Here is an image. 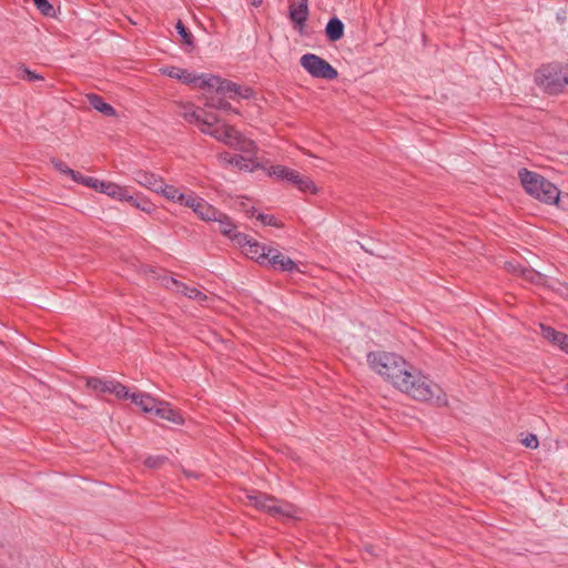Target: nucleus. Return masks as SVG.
<instances>
[{"label":"nucleus","instance_id":"f257e3e1","mask_svg":"<svg viewBox=\"0 0 568 568\" xmlns=\"http://www.w3.org/2000/svg\"><path fill=\"white\" fill-rule=\"evenodd\" d=\"M396 388L418 400L432 402L439 406L447 404L446 395L440 386L433 383L412 365L403 379L397 383Z\"/></svg>","mask_w":568,"mask_h":568},{"label":"nucleus","instance_id":"f03ea898","mask_svg":"<svg viewBox=\"0 0 568 568\" xmlns=\"http://www.w3.org/2000/svg\"><path fill=\"white\" fill-rule=\"evenodd\" d=\"M367 364L374 373L389 382L395 388L410 366L400 355L386 351L369 352Z\"/></svg>","mask_w":568,"mask_h":568},{"label":"nucleus","instance_id":"7ed1b4c3","mask_svg":"<svg viewBox=\"0 0 568 568\" xmlns=\"http://www.w3.org/2000/svg\"><path fill=\"white\" fill-rule=\"evenodd\" d=\"M189 85L195 89L205 90L207 92L215 91L217 94L231 99H235L236 97L247 99L251 97L252 93V91L247 88L240 89L233 82L222 80L221 78L213 75L211 73L197 74L192 72Z\"/></svg>","mask_w":568,"mask_h":568},{"label":"nucleus","instance_id":"20e7f679","mask_svg":"<svg viewBox=\"0 0 568 568\" xmlns=\"http://www.w3.org/2000/svg\"><path fill=\"white\" fill-rule=\"evenodd\" d=\"M201 131L244 153L253 154L256 150L253 141L245 139L235 128L225 123L214 126L212 122L205 120L202 122Z\"/></svg>","mask_w":568,"mask_h":568},{"label":"nucleus","instance_id":"39448f33","mask_svg":"<svg viewBox=\"0 0 568 568\" xmlns=\"http://www.w3.org/2000/svg\"><path fill=\"white\" fill-rule=\"evenodd\" d=\"M519 178L528 194L544 203L558 204L560 192L554 183L527 170H521Z\"/></svg>","mask_w":568,"mask_h":568},{"label":"nucleus","instance_id":"423d86ee","mask_svg":"<svg viewBox=\"0 0 568 568\" xmlns=\"http://www.w3.org/2000/svg\"><path fill=\"white\" fill-rule=\"evenodd\" d=\"M247 503L255 508L266 511L278 519H297L300 510L283 500H277L271 496L261 493H248Z\"/></svg>","mask_w":568,"mask_h":568},{"label":"nucleus","instance_id":"0eeeda50","mask_svg":"<svg viewBox=\"0 0 568 568\" xmlns=\"http://www.w3.org/2000/svg\"><path fill=\"white\" fill-rule=\"evenodd\" d=\"M130 400L140 407L144 413L154 414L156 417L163 420L171 422L173 424H182L183 417L174 410L169 403L158 400L146 393H132Z\"/></svg>","mask_w":568,"mask_h":568},{"label":"nucleus","instance_id":"6e6552de","mask_svg":"<svg viewBox=\"0 0 568 568\" xmlns=\"http://www.w3.org/2000/svg\"><path fill=\"white\" fill-rule=\"evenodd\" d=\"M535 81L547 93L557 94L568 84V72L557 65H546L537 71Z\"/></svg>","mask_w":568,"mask_h":568},{"label":"nucleus","instance_id":"1a4fd4ad","mask_svg":"<svg viewBox=\"0 0 568 568\" xmlns=\"http://www.w3.org/2000/svg\"><path fill=\"white\" fill-rule=\"evenodd\" d=\"M301 65L314 78L333 80L337 78V71L324 59L316 54L302 55Z\"/></svg>","mask_w":568,"mask_h":568},{"label":"nucleus","instance_id":"9d476101","mask_svg":"<svg viewBox=\"0 0 568 568\" xmlns=\"http://www.w3.org/2000/svg\"><path fill=\"white\" fill-rule=\"evenodd\" d=\"M235 246L239 247L243 254L248 258L256 261L260 264H265L267 257L268 246H265L247 234L235 236Z\"/></svg>","mask_w":568,"mask_h":568},{"label":"nucleus","instance_id":"9b49d317","mask_svg":"<svg viewBox=\"0 0 568 568\" xmlns=\"http://www.w3.org/2000/svg\"><path fill=\"white\" fill-rule=\"evenodd\" d=\"M159 194H161L170 202L189 206L194 195V192L187 189L176 187L174 185H170L163 182L162 187L159 191Z\"/></svg>","mask_w":568,"mask_h":568},{"label":"nucleus","instance_id":"f8f14e48","mask_svg":"<svg viewBox=\"0 0 568 568\" xmlns=\"http://www.w3.org/2000/svg\"><path fill=\"white\" fill-rule=\"evenodd\" d=\"M187 207L203 221L214 222V220L220 216V211L216 207L207 203L204 199L197 196L195 193Z\"/></svg>","mask_w":568,"mask_h":568},{"label":"nucleus","instance_id":"ddd939ff","mask_svg":"<svg viewBox=\"0 0 568 568\" xmlns=\"http://www.w3.org/2000/svg\"><path fill=\"white\" fill-rule=\"evenodd\" d=\"M265 263H267L272 268L276 271L293 272L298 270L296 263L293 260L273 247L267 250V257Z\"/></svg>","mask_w":568,"mask_h":568},{"label":"nucleus","instance_id":"4468645a","mask_svg":"<svg viewBox=\"0 0 568 568\" xmlns=\"http://www.w3.org/2000/svg\"><path fill=\"white\" fill-rule=\"evenodd\" d=\"M221 161L233 164L240 170L252 172L256 169H263L264 166L251 158H244L242 155H231L229 153L221 155Z\"/></svg>","mask_w":568,"mask_h":568},{"label":"nucleus","instance_id":"2eb2a0df","mask_svg":"<svg viewBox=\"0 0 568 568\" xmlns=\"http://www.w3.org/2000/svg\"><path fill=\"white\" fill-rule=\"evenodd\" d=\"M100 193L121 202H128L130 196L129 187L110 181H103V183L100 184Z\"/></svg>","mask_w":568,"mask_h":568},{"label":"nucleus","instance_id":"dca6fc26","mask_svg":"<svg viewBox=\"0 0 568 568\" xmlns=\"http://www.w3.org/2000/svg\"><path fill=\"white\" fill-rule=\"evenodd\" d=\"M285 180L296 185L302 192H308L312 194H316L318 192L317 186L310 178L303 176L297 171L292 169H287Z\"/></svg>","mask_w":568,"mask_h":568},{"label":"nucleus","instance_id":"f3484780","mask_svg":"<svg viewBox=\"0 0 568 568\" xmlns=\"http://www.w3.org/2000/svg\"><path fill=\"white\" fill-rule=\"evenodd\" d=\"M308 17V1L298 0L290 6V18L302 30Z\"/></svg>","mask_w":568,"mask_h":568},{"label":"nucleus","instance_id":"a211bd4d","mask_svg":"<svg viewBox=\"0 0 568 568\" xmlns=\"http://www.w3.org/2000/svg\"><path fill=\"white\" fill-rule=\"evenodd\" d=\"M134 181L143 187L149 189L152 192L159 193L162 187L163 179L151 172L139 171L134 175Z\"/></svg>","mask_w":568,"mask_h":568},{"label":"nucleus","instance_id":"6ab92c4d","mask_svg":"<svg viewBox=\"0 0 568 568\" xmlns=\"http://www.w3.org/2000/svg\"><path fill=\"white\" fill-rule=\"evenodd\" d=\"M217 223V231L223 235L229 237L232 243L235 245V236L243 235L244 233L237 232L235 224L232 220L224 213L220 211V216L214 220Z\"/></svg>","mask_w":568,"mask_h":568},{"label":"nucleus","instance_id":"aec40b11","mask_svg":"<svg viewBox=\"0 0 568 568\" xmlns=\"http://www.w3.org/2000/svg\"><path fill=\"white\" fill-rule=\"evenodd\" d=\"M540 329L544 338L558 346L561 351L568 353V336L565 333L557 332L545 325H541Z\"/></svg>","mask_w":568,"mask_h":568},{"label":"nucleus","instance_id":"412c9836","mask_svg":"<svg viewBox=\"0 0 568 568\" xmlns=\"http://www.w3.org/2000/svg\"><path fill=\"white\" fill-rule=\"evenodd\" d=\"M506 265L510 272L518 274L519 276H521L525 281H527L529 283L539 285L544 281L542 275L540 273L536 272L535 270L523 267V266H516L513 263H507Z\"/></svg>","mask_w":568,"mask_h":568},{"label":"nucleus","instance_id":"4be33fe9","mask_svg":"<svg viewBox=\"0 0 568 568\" xmlns=\"http://www.w3.org/2000/svg\"><path fill=\"white\" fill-rule=\"evenodd\" d=\"M160 72L169 78L176 79L182 83L189 84L192 72L186 69L178 68L174 65H166L160 69Z\"/></svg>","mask_w":568,"mask_h":568},{"label":"nucleus","instance_id":"5701e85b","mask_svg":"<svg viewBox=\"0 0 568 568\" xmlns=\"http://www.w3.org/2000/svg\"><path fill=\"white\" fill-rule=\"evenodd\" d=\"M344 34V24L338 18H333L326 26V36L331 41L339 40Z\"/></svg>","mask_w":568,"mask_h":568},{"label":"nucleus","instance_id":"b1692460","mask_svg":"<svg viewBox=\"0 0 568 568\" xmlns=\"http://www.w3.org/2000/svg\"><path fill=\"white\" fill-rule=\"evenodd\" d=\"M88 98H89L90 105L93 109L98 110L99 112H101L105 115H114L115 114L114 109L110 104L105 103L99 95L91 94Z\"/></svg>","mask_w":568,"mask_h":568},{"label":"nucleus","instance_id":"393cba45","mask_svg":"<svg viewBox=\"0 0 568 568\" xmlns=\"http://www.w3.org/2000/svg\"><path fill=\"white\" fill-rule=\"evenodd\" d=\"M73 181L81 183L90 189H93L97 192H100V184L103 183V181H100L93 176H84L79 172H75V178H73Z\"/></svg>","mask_w":568,"mask_h":568},{"label":"nucleus","instance_id":"a878e982","mask_svg":"<svg viewBox=\"0 0 568 568\" xmlns=\"http://www.w3.org/2000/svg\"><path fill=\"white\" fill-rule=\"evenodd\" d=\"M128 203L146 213H150L153 210L152 203L143 196H133L130 194Z\"/></svg>","mask_w":568,"mask_h":568},{"label":"nucleus","instance_id":"bb28decb","mask_svg":"<svg viewBox=\"0 0 568 568\" xmlns=\"http://www.w3.org/2000/svg\"><path fill=\"white\" fill-rule=\"evenodd\" d=\"M163 284L164 286L170 290V291H173L174 293L176 294H181V295H184L187 293V290L190 286H187L186 284L184 283H180L179 281H176L175 278H164L163 280Z\"/></svg>","mask_w":568,"mask_h":568},{"label":"nucleus","instance_id":"cd10ccee","mask_svg":"<svg viewBox=\"0 0 568 568\" xmlns=\"http://www.w3.org/2000/svg\"><path fill=\"white\" fill-rule=\"evenodd\" d=\"M206 105L215 109L225 110L227 112L237 113V111L233 110L231 104L224 98H209L206 101Z\"/></svg>","mask_w":568,"mask_h":568},{"label":"nucleus","instance_id":"c85d7f7f","mask_svg":"<svg viewBox=\"0 0 568 568\" xmlns=\"http://www.w3.org/2000/svg\"><path fill=\"white\" fill-rule=\"evenodd\" d=\"M286 166L283 165H272L267 169V175L281 180H285V175L287 174Z\"/></svg>","mask_w":568,"mask_h":568},{"label":"nucleus","instance_id":"c756f323","mask_svg":"<svg viewBox=\"0 0 568 568\" xmlns=\"http://www.w3.org/2000/svg\"><path fill=\"white\" fill-rule=\"evenodd\" d=\"M37 9L44 16H53V7L47 0H32Z\"/></svg>","mask_w":568,"mask_h":568},{"label":"nucleus","instance_id":"7c9ffc66","mask_svg":"<svg viewBox=\"0 0 568 568\" xmlns=\"http://www.w3.org/2000/svg\"><path fill=\"white\" fill-rule=\"evenodd\" d=\"M185 296L191 300L197 301L200 304H203L207 300V296L196 287H189Z\"/></svg>","mask_w":568,"mask_h":568},{"label":"nucleus","instance_id":"2f4dec72","mask_svg":"<svg viewBox=\"0 0 568 568\" xmlns=\"http://www.w3.org/2000/svg\"><path fill=\"white\" fill-rule=\"evenodd\" d=\"M166 462V458L164 456H149L144 464L149 468H160L164 463Z\"/></svg>","mask_w":568,"mask_h":568},{"label":"nucleus","instance_id":"473e14b6","mask_svg":"<svg viewBox=\"0 0 568 568\" xmlns=\"http://www.w3.org/2000/svg\"><path fill=\"white\" fill-rule=\"evenodd\" d=\"M111 394H114L118 398H126L130 399V393L125 386L120 383H115V385L111 389Z\"/></svg>","mask_w":568,"mask_h":568},{"label":"nucleus","instance_id":"72a5a7b5","mask_svg":"<svg viewBox=\"0 0 568 568\" xmlns=\"http://www.w3.org/2000/svg\"><path fill=\"white\" fill-rule=\"evenodd\" d=\"M52 164L62 174L70 176L72 180L75 178V171L70 169L65 163L61 161H52Z\"/></svg>","mask_w":568,"mask_h":568},{"label":"nucleus","instance_id":"f704fd0d","mask_svg":"<svg viewBox=\"0 0 568 568\" xmlns=\"http://www.w3.org/2000/svg\"><path fill=\"white\" fill-rule=\"evenodd\" d=\"M257 220H260L264 225H272L275 227H282L283 224L273 215L267 214H258Z\"/></svg>","mask_w":568,"mask_h":568},{"label":"nucleus","instance_id":"c9c22d12","mask_svg":"<svg viewBox=\"0 0 568 568\" xmlns=\"http://www.w3.org/2000/svg\"><path fill=\"white\" fill-rule=\"evenodd\" d=\"M176 30L179 34L182 37L184 43L192 44V34L187 31V29L181 21L176 23Z\"/></svg>","mask_w":568,"mask_h":568},{"label":"nucleus","instance_id":"e433bc0d","mask_svg":"<svg viewBox=\"0 0 568 568\" xmlns=\"http://www.w3.org/2000/svg\"><path fill=\"white\" fill-rule=\"evenodd\" d=\"M521 444L527 448L536 449L539 445V442L536 435L529 434L521 439Z\"/></svg>","mask_w":568,"mask_h":568},{"label":"nucleus","instance_id":"4c0bfd02","mask_svg":"<svg viewBox=\"0 0 568 568\" xmlns=\"http://www.w3.org/2000/svg\"><path fill=\"white\" fill-rule=\"evenodd\" d=\"M183 118L190 122H196L200 124V129L202 128V122L204 120H201L200 115L196 113V111L194 110H185V112L183 113Z\"/></svg>","mask_w":568,"mask_h":568},{"label":"nucleus","instance_id":"58836bf2","mask_svg":"<svg viewBox=\"0 0 568 568\" xmlns=\"http://www.w3.org/2000/svg\"><path fill=\"white\" fill-rule=\"evenodd\" d=\"M103 382L104 381L99 378H90L87 382V386L93 390L101 392Z\"/></svg>","mask_w":568,"mask_h":568},{"label":"nucleus","instance_id":"ea45409f","mask_svg":"<svg viewBox=\"0 0 568 568\" xmlns=\"http://www.w3.org/2000/svg\"><path fill=\"white\" fill-rule=\"evenodd\" d=\"M23 73H24L26 78H27L28 80H30V81H34V80H43V78H42L41 75H39V74H37V73H34V72H32V71H30V70H28V69H24V70H23Z\"/></svg>","mask_w":568,"mask_h":568},{"label":"nucleus","instance_id":"a19ab883","mask_svg":"<svg viewBox=\"0 0 568 568\" xmlns=\"http://www.w3.org/2000/svg\"><path fill=\"white\" fill-rule=\"evenodd\" d=\"M114 381H104L101 393H111L112 387L115 385Z\"/></svg>","mask_w":568,"mask_h":568},{"label":"nucleus","instance_id":"79ce46f5","mask_svg":"<svg viewBox=\"0 0 568 568\" xmlns=\"http://www.w3.org/2000/svg\"><path fill=\"white\" fill-rule=\"evenodd\" d=\"M251 4L257 7L262 3V0H250Z\"/></svg>","mask_w":568,"mask_h":568},{"label":"nucleus","instance_id":"37998d69","mask_svg":"<svg viewBox=\"0 0 568 568\" xmlns=\"http://www.w3.org/2000/svg\"><path fill=\"white\" fill-rule=\"evenodd\" d=\"M566 389H567V392H568V384L566 385Z\"/></svg>","mask_w":568,"mask_h":568}]
</instances>
